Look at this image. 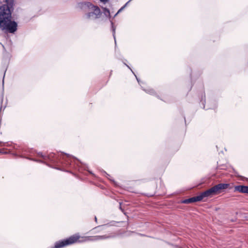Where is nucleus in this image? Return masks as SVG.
Masks as SVG:
<instances>
[{
    "label": "nucleus",
    "mask_w": 248,
    "mask_h": 248,
    "mask_svg": "<svg viewBox=\"0 0 248 248\" xmlns=\"http://www.w3.org/2000/svg\"><path fill=\"white\" fill-rule=\"evenodd\" d=\"M14 0H5L0 7V29L4 32L13 33L17 30V23L12 20Z\"/></svg>",
    "instance_id": "nucleus-1"
},
{
    "label": "nucleus",
    "mask_w": 248,
    "mask_h": 248,
    "mask_svg": "<svg viewBox=\"0 0 248 248\" xmlns=\"http://www.w3.org/2000/svg\"><path fill=\"white\" fill-rule=\"evenodd\" d=\"M38 155L45 160H48L54 163L63 164L67 167L72 165L73 161L71 160V157L78 160L75 157L64 152L61 154L51 153L47 155H44L42 153H39Z\"/></svg>",
    "instance_id": "nucleus-2"
},
{
    "label": "nucleus",
    "mask_w": 248,
    "mask_h": 248,
    "mask_svg": "<svg viewBox=\"0 0 248 248\" xmlns=\"http://www.w3.org/2000/svg\"><path fill=\"white\" fill-rule=\"evenodd\" d=\"M79 238L78 235L75 234L70 237L56 241L55 243V248H62L76 242Z\"/></svg>",
    "instance_id": "nucleus-3"
},
{
    "label": "nucleus",
    "mask_w": 248,
    "mask_h": 248,
    "mask_svg": "<svg viewBox=\"0 0 248 248\" xmlns=\"http://www.w3.org/2000/svg\"><path fill=\"white\" fill-rule=\"evenodd\" d=\"M83 8H88L89 10L93 11L94 18H98L101 15V11L99 8L97 6L93 5L90 2H86L81 4Z\"/></svg>",
    "instance_id": "nucleus-4"
},
{
    "label": "nucleus",
    "mask_w": 248,
    "mask_h": 248,
    "mask_svg": "<svg viewBox=\"0 0 248 248\" xmlns=\"http://www.w3.org/2000/svg\"><path fill=\"white\" fill-rule=\"evenodd\" d=\"M230 186L229 183H219L214 186L216 192L217 194H219L224 191V190L228 188Z\"/></svg>",
    "instance_id": "nucleus-5"
},
{
    "label": "nucleus",
    "mask_w": 248,
    "mask_h": 248,
    "mask_svg": "<svg viewBox=\"0 0 248 248\" xmlns=\"http://www.w3.org/2000/svg\"><path fill=\"white\" fill-rule=\"evenodd\" d=\"M138 82L141 86V88L143 91H144L146 93L151 94V95H156V93L155 91L153 89H150L149 88H146L144 83L141 80V78H136Z\"/></svg>",
    "instance_id": "nucleus-6"
},
{
    "label": "nucleus",
    "mask_w": 248,
    "mask_h": 248,
    "mask_svg": "<svg viewBox=\"0 0 248 248\" xmlns=\"http://www.w3.org/2000/svg\"><path fill=\"white\" fill-rule=\"evenodd\" d=\"M239 192L241 193L248 194V186L244 185H237L234 186V192Z\"/></svg>",
    "instance_id": "nucleus-7"
},
{
    "label": "nucleus",
    "mask_w": 248,
    "mask_h": 248,
    "mask_svg": "<svg viewBox=\"0 0 248 248\" xmlns=\"http://www.w3.org/2000/svg\"><path fill=\"white\" fill-rule=\"evenodd\" d=\"M200 201L201 200L198 195L197 196L192 197L188 199L183 200L181 201V203L184 204H189L190 203L196 202Z\"/></svg>",
    "instance_id": "nucleus-8"
},
{
    "label": "nucleus",
    "mask_w": 248,
    "mask_h": 248,
    "mask_svg": "<svg viewBox=\"0 0 248 248\" xmlns=\"http://www.w3.org/2000/svg\"><path fill=\"white\" fill-rule=\"evenodd\" d=\"M118 235V234L116 232H111L108 234L103 235H98L99 240H103V239H109V238H114L116 237Z\"/></svg>",
    "instance_id": "nucleus-9"
},
{
    "label": "nucleus",
    "mask_w": 248,
    "mask_h": 248,
    "mask_svg": "<svg viewBox=\"0 0 248 248\" xmlns=\"http://www.w3.org/2000/svg\"><path fill=\"white\" fill-rule=\"evenodd\" d=\"M199 198L200 199L201 201L204 198L210 197V196L207 190H205L202 192L199 195Z\"/></svg>",
    "instance_id": "nucleus-10"
},
{
    "label": "nucleus",
    "mask_w": 248,
    "mask_h": 248,
    "mask_svg": "<svg viewBox=\"0 0 248 248\" xmlns=\"http://www.w3.org/2000/svg\"><path fill=\"white\" fill-rule=\"evenodd\" d=\"M201 102H202V105L203 106V108H205V93L204 91H203V92L201 93Z\"/></svg>",
    "instance_id": "nucleus-11"
},
{
    "label": "nucleus",
    "mask_w": 248,
    "mask_h": 248,
    "mask_svg": "<svg viewBox=\"0 0 248 248\" xmlns=\"http://www.w3.org/2000/svg\"><path fill=\"white\" fill-rule=\"evenodd\" d=\"M110 21L111 25V30H112V35H113V37L114 39L115 44L116 45V38H115L116 28L114 26L113 22L111 20H110Z\"/></svg>",
    "instance_id": "nucleus-12"
},
{
    "label": "nucleus",
    "mask_w": 248,
    "mask_h": 248,
    "mask_svg": "<svg viewBox=\"0 0 248 248\" xmlns=\"http://www.w3.org/2000/svg\"><path fill=\"white\" fill-rule=\"evenodd\" d=\"M207 190L210 196L217 195L214 186L211 187L210 188L207 189Z\"/></svg>",
    "instance_id": "nucleus-13"
},
{
    "label": "nucleus",
    "mask_w": 248,
    "mask_h": 248,
    "mask_svg": "<svg viewBox=\"0 0 248 248\" xmlns=\"http://www.w3.org/2000/svg\"><path fill=\"white\" fill-rule=\"evenodd\" d=\"M87 240L91 241H96L99 240L98 235L89 236L88 237Z\"/></svg>",
    "instance_id": "nucleus-14"
},
{
    "label": "nucleus",
    "mask_w": 248,
    "mask_h": 248,
    "mask_svg": "<svg viewBox=\"0 0 248 248\" xmlns=\"http://www.w3.org/2000/svg\"><path fill=\"white\" fill-rule=\"evenodd\" d=\"M103 11H104V14L110 19L111 18V16L110 14V12H109V9L107 8H104Z\"/></svg>",
    "instance_id": "nucleus-15"
},
{
    "label": "nucleus",
    "mask_w": 248,
    "mask_h": 248,
    "mask_svg": "<svg viewBox=\"0 0 248 248\" xmlns=\"http://www.w3.org/2000/svg\"><path fill=\"white\" fill-rule=\"evenodd\" d=\"M115 223V221H112V222H110V225H109L108 224H104L103 225L98 226V227H95L94 229H96L97 228L102 227V229H104V228L105 227L114 225Z\"/></svg>",
    "instance_id": "nucleus-16"
},
{
    "label": "nucleus",
    "mask_w": 248,
    "mask_h": 248,
    "mask_svg": "<svg viewBox=\"0 0 248 248\" xmlns=\"http://www.w3.org/2000/svg\"><path fill=\"white\" fill-rule=\"evenodd\" d=\"M86 16L87 18H90L92 17L94 18L95 16L94 15L93 12H90L86 14Z\"/></svg>",
    "instance_id": "nucleus-17"
},
{
    "label": "nucleus",
    "mask_w": 248,
    "mask_h": 248,
    "mask_svg": "<svg viewBox=\"0 0 248 248\" xmlns=\"http://www.w3.org/2000/svg\"><path fill=\"white\" fill-rule=\"evenodd\" d=\"M103 173L104 174V175L107 177L110 181L114 182V180L113 179H110L109 177H110V175L108 174L105 171H103Z\"/></svg>",
    "instance_id": "nucleus-18"
},
{
    "label": "nucleus",
    "mask_w": 248,
    "mask_h": 248,
    "mask_svg": "<svg viewBox=\"0 0 248 248\" xmlns=\"http://www.w3.org/2000/svg\"><path fill=\"white\" fill-rule=\"evenodd\" d=\"M122 202H119V209L121 210V211L125 215L126 213L124 212V209L122 207Z\"/></svg>",
    "instance_id": "nucleus-19"
},
{
    "label": "nucleus",
    "mask_w": 248,
    "mask_h": 248,
    "mask_svg": "<svg viewBox=\"0 0 248 248\" xmlns=\"http://www.w3.org/2000/svg\"><path fill=\"white\" fill-rule=\"evenodd\" d=\"M125 8V6H122L119 10L117 12V14H119L120 13H121L122 11H123L124 10V9Z\"/></svg>",
    "instance_id": "nucleus-20"
},
{
    "label": "nucleus",
    "mask_w": 248,
    "mask_h": 248,
    "mask_svg": "<svg viewBox=\"0 0 248 248\" xmlns=\"http://www.w3.org/2000/svg\"><path fill=\"white\" fill-rule=\"evenodd\" d=\"M132 0H129V1H128L124 5V6H125V8L128 5V4L131 1H132Z\"/></svg>",
    "instance_id": "nucleus-21"
},
{
    "label": "nucleus",
    "mask_w": 248,
    "mask_h": 248,
    "mask_svg": "<svg viewBox=\"0 0 248 248\" xmlns=\"http://www.w3.org/2000/svg\"><path fill=\"white\" fill-rule=\"evenodd\" d=\"M216 107H217V106H216V104H215V106L212 108H216ZM211 108H206V109H211Z\"/></svg>",
    "instance_id": "nucleus-22"
},
{
    "label": "nucleus",
    "mask_w": 248,
    "mask_h": 248,
    "mask_svg": "<svg viewBox=\"0 0 248 248\" xmlns=\"http://www.w3.org/2000/svg\"><path fill=\"white\" fill-rule=\"evenodd\" d=\"M102 2H107L108 0H100Z\"/></svg>",
    "instance_id": "nucleus-23"
},
{
    "label": "nucleus",
    "mask_w": 248,
    "mask_h": 248,
    "mask_svg": "<svg viewBox=\"0 0 248 248\" xmlns=\"http://www.w3.org/2000/svg\"><path fill=\"white\" fill-rule=\"evenodd\" d=\"M36 161L38 162L43 163V161H42L41 160H36Z\"/></svg>",
    "instance_id": "nucleus-24"
},
{
    "label": "nucleus",
    "mask_w": 248,
    "mask_h": 248,
    "mask_svg": "<svg viewBox=\"0 0 248 248\" xmlns=\"http://www.w3.org/2000/svg\"><path fill=\"white\" fill-rule=\"evenodd\" d=\"M94 219H95V222H97V217L96 216H95V217H94Z\"/></svg>",
    "instance_id": "nucleus-25"
},
{
    "label": "nucleus",
    "mask_w": 248,
    "mask_h": 248,
    "mask_svg": "<svg viewBox=\"0 0 248 248\" xmlns=\"http://www.w3.org/2000/svg\"><path fill=\"white\" fill-rule=\"evenodd\" d=\"M118 14H117V13L116 14H115V15L114 16V17H115V16H117V15H118Z\"/></svg>",
    "instance_id": "nucleus-26"
},
{
    "label": "nucleus",
    "mask_w": 248,
    "mask_h": 248,
    "mask_svg": "<svg viewBox=\"0 0 248 248\" xmlns=\"http://www.w3.org/2000/svg\"><path fill=\"white\" fill-rule=\"evenodd\" d=\"M0 153H1V154H5V153H6V152H1V150H0Z\"/></svg>",
    "instance_id": "nucleus-27"
},
{
    "label": "nucleus",
    "mask_w": 248,
    "mask_h": 248,
    "mask_svg": "<svg viewBox=\"0 0 248 248\" xmlns=\"http://www.w3.org/2000/svg\"><path fill=\"white\" fill-rule=\"evenodd\" d=\"M89 172L91 174H92L93 175V173L92 171H89Z\"/></svg>",
    "instance_id": "nucleus-28"
},
{
    "label": "nucleus",
    "mask_w": 248,
    "mask_h": 248,
    "mask_svg": "<svg viewBox=\"0 0 248 248\" xmlns=\"http://www.w3.org/2000/svg\"><path fill=\"white\" fill-rule=\"evenodd\" d=\"M55 169H57V170H60V169L59 168H55Z\"/></svg>",
    "instance_id": "nucleus-29"
},
{
    "label": "nucleus",
    "mask_w": 248,
    "mask_h": 248,
    "mask_svg": "<svg viewBox=\"0 0 248 248\" xmlns=\"http://www.w3.org/2000/svg\"><path fill=\"white\" fill-rule=\"evenodd\" d=\"M5 72L4 73V75H3V78H4V77H5Z\"/></svg>",
    "instance_id": "nucleus-30"
},
{
    "label": "nucleus",
    "mask_w": 248,
    "mask_h": 248,
    "mask_svg": "<svg viewBox=\"0 0 248 248\" xmlns=\"http://www.w3.org/2000/svg\"><path fill=\"white\" fill-rule=\"evenodd\" d=\"M184 119H185V123H186V118L184 117Z\"/></svg>",
    "instance_id": "nucleus-31"
},
{
    "label": "nucleus",
    "mask_w": 248,
    "mask_h": 248,
    "mask_svg": "<svg viewBox=\"0 0 248 248\" xmlns=\"http://www.w3.org/2000/svg\"><path fill=\"white\" fill-rule=\"evenodd\" d=\"M134 74L135 77L136 78H137L136 75L134 73Z\"/></svg>",
    "instance_id": "nucleus-32"
},
{
    "label": "nucleus",
    "mask_w": 248,
    "mask_h": 248,
    "mask_svg": "<svg viewBox=\"0 0 248 248\" xmlns=\"http://www.w3.org/2000/svg\"><path fill=\"white\" fill-rule=\"evenodd\" d=\"M125 65L127 66V67H128L129 68H130L128 66V65H127L126 64H125Z\"/></svg>",
    "instance_id": "nucleus-33"
},
{
    "label": "nucleus",
    "mask_w": 248,
    "mask_h": 248,
    "mask_svg": "<svg viewBox=\"0 0 248 248\" xmlns=\"http://www.w3.org/2000/svg\"><path fill=\"white\" fill-rule=\"evenodd\" d=\"M55 248V246L53 248Z\"/></svg>",
    "instance_id": "nucleus-34"
}]
</instances>
